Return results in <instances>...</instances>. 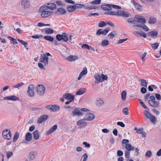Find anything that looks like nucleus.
Listing matches in <instances>:
<instances>
[{
    "mask_svg": "<svg viewBox=\"0 0 161 161\" xmlns=\"http://www.w3.org/2000/svg\"><path fill=\"white\" fill-rule=\"evenodd\" d=\"M101 0H96L91 2V3L93 4H99L101 2Z\"/></svg>",
    "mask_w": 161,
    "mask_h": 161,
    "instance_id": "64",
    "label": "nucleus"
},
{
    "mask_svg": "<svg viewBox=\"0 0 161 161\" xmlns=\"http://www.w3.org/2000/svg\"><path fill=\"white\" fill-rule=\"evenodd\" d=\"M152 153L151 151H147L145 153V156L146 157H150L151 156Z\"/></svg>",
    "mask_w": 161,
    "mask_h": 161,
    "instance_id": "58",
    "label": "nucleus"
},
{
    "mask_svg": "<svg viewBox=\"0 0 161 161\" xmlns=\"http://www.w3.org/2000/svg\"><path fill=\"white\" fill-rule=\"evenodd\" d=\"M134 130L136 131V132L138 134H141L142 135L143 137H145L146 133L143 132V129L142 128H140L137 129L136 128H135Z\"/></svg>",
    "mask_w": 161,
    "mask_h": 161,
    "instance_id": "28",
    "label": "nucleus"
},
{
    "mask_svg": "<svg viewBox=\"0 0 161 161\" xmlns=\"http://www.w3.org/2000/svg\"><path fill=\"white\" fill-rule=\"evenodd\" d=\"M13 155V153L12 152L8 151L7 152V156L8 159L11 157Z\"/></svg>",
    "mask_w": 161,
    "mask_h": 161,
    "instance_id": "62",
    "label": "nucleus"
},
{
    "mask_svg": "<svg viewBox=\"0 0 161 161\" xmlns=\"http://www.w3.org/2000/svg\"><path fill=\"white\" fill-rule=\"evenodd\" d=\"M101 7L103 9L106 11L110 10H112V8L116 9H120L121 8V7L119 6L108 4L102 5Z\"/></svg>",
    "mask_w": 161,
    "mask_h": 161,
    "instance_id": "3",
    "label": "nucleus"
},
{
    "mask_svg": "<svg viewBox=\"0 0 161 161\" xmlns=\"http://www.w3.org/2000/svg\"><path fill=\"white\" fill-rule=\"evenodd\" d=\"M86 91V89L85 88H82L79 89L76 92V94L77 95H81L83 94Z\"/></svg>",
    "mask_w": 161,
    "mask_h": 161,
    "instance_id": "29",
    "label": "nucleus"
},
{
    "mask_svg": "<svg viewBox=\"0 0 161 161\" xmlns=\"http://www.w3.org/2000/svg\"><path fill=\"white\" fill-rule=\"evenodd\" d=\"M117 154L118 157L122 156L123 155V152L121 150H118L117 152Z\"/></svg>",
    "mask_w": 161,
    "mask_h": 161,
    "instance_id": "60",
    "label": "nucleus"
},
{
    "mask_svg": "<svg viewBox=\"0 0 161 161\" xmlns=\"http://www.w3.org/2000/svg\"><path fill=\"white\" fill-rule=\"evenodd\" d=\"M147 34L149 36L156 38L158 35V32L156 31H153L147 33Z\"/></svg>",
    "mask_w": 161,
    "mask_h": 161,
    "instance_id": "25",
    "label": "nucleus"
},
{
    "mask_svg": "<svg viewBox=\"0 0 161 161\" xmlns=\"http://www.w3.org/2000/svg\"><path fill=\"white\" fill-rule=\"evenodd\" d=\"M143 113L145 116L148 119H149L150 121L153 124L155 123L157 119L155 116L152 115L150 112L146 110L143 111Z\"/></svg>",
    "mask_w": 161,
    "mask_h": 161,
    "instance_id": "4",
    "label": "nucleus"
},
{
    "mask_svg": "<svg viewBox=\"0 0 161 161\" xmlns=\"http://www.w3.org/2000/svg\"><path fill=\"white\" fill-rule=\"evenodd\" d=\"M118 16L128 17L129 16V14L128 12L122 10H118Z\"/></svg>",
    "mask_w": 161,
    "mask_h": 161,
    "instance_id": "21",
    "label": "nucleus"
},
{
    "mask_svg": "<svg viewBox=\"0 0 161 161\" xmlns=\"http://www.w3.org/2000/svg\"><path fill=\"white\" fill-rule=\"evenodd\" d=\"M46 108L51 111L55 112L59 110L60 107L57 105H49L46 106Z\"/></svg>",
    "mask_w": 161,
    "mask_h": 161,
    "instance_id": "16",
    "label": "nucleus"
},
{
    "mask_svg": "<svg viewBox=\"0 0 161 161\" xmlns=\"http://www.w3.org/2000/svg\"><path fill=\"white\" fill-rule=\"evenodd\" d=\"M44 38L45 40L50 42H53L54 40L53 37L49 36H45Z\"/></svg>",
    "mask_w": 161,
    "mask_h": 161,
    "instance_id": "45",
    "label": "nucleus"
},
{
    "mask_svg": "<svg viewBox=\"0 0 161 161\" xmlns=\"http://www.w3.org/2000/svg\"><path fill=\"white\" fill-rule=\"evenodd\" d=\"M151 47L154 50H156L157 49L158 47L159 46V43L156 42L155 43L151 45Z\"/></svg>",
    "mask_w": 161,
    "mask_h": 161,
    "instance_id": "51",
    "label": "nucleus"
},
{
    "mask_svg": "<svg viewBox=\"0 0 161 161\" xmlns=\"http://www.w3.org/2000/svg\"><path fill=\"white\" fill-rule=\"evenodd\" d=\"M143 24H135L133 25L132 27L135 30H139L141 27H142L145 31H148L149 30V28Z\"/></svg>",
    "mask_w": 161,
    "mask_h": 161,
    "instance_id": "8",
    "label": "nucleus"
},
{
    "mask_svg": "<svg viewBox=\"0 0 161 161\" xmlns=\"http://www.w3.org/2000/svg\"><path fill=\"white\" fill-rule=\"evenodd\" d=\"M32 138V136L30 132H27L25 135V139L27 141H30Z\"/></svg>",
    "mask_w": 161,
    "mask_h": 161,
    "instance_id": "35",
    "label": "nucleus"
},
{
    "mask_svg": "<svg viewBox=\"0 0 161 161\" xmlns=\"http://www.w3.org/2000/svg\"><path fill=\"white\" fill-rule=\"evenodd\" d=\"M67 9L68 11L69 12H73L75 10L74 5H69L67 6Z\"/></svg>",
    "mask_w": 161,
    "mask_h": 161,
    "instance_id": "32",
    "label": "nucleus"
},
{
    "mask_svg": "<svg viewBox=\"0 0 161 161\" xmlns=\"http://www.w3.org/2000/svg\"><path fill=\"white\" fill-rule=\"evenodd\" d=\"M109 44V41L107 40H103L102 41L101 45L103 47H105Z\"/></svg>",
    "mask_w": 161,
    "mask_h": 161,
    "instance_id": "41",
    "label": "nucleus"
},
{
    "mask_svg": "<svg viewBox=\"0 0 161 161\" xmlns=\"http://www.w3.org/2000/svg\"><path fill=\"white\" fill-rule=\"evenodd\" d=\"M88 157V155L86 153H84L82 156L80 161H86Z\"/></svg>",
    "mask_w": 161,
    "mask_h": 161,
    "instance_id": "40",
    "label": "nucleus"
},
{
    "mask_svg": "<svg viewBox=\"0 0 161 161\" xmlns=\"http://www.w3.org/2000/svg\"><path fill=\"white\" fill-rule=\"evenodd\" d=\"M35 86L33 84H30L28 85L27 94L30 97H32L35 95V92L34 90Z\"/></svg>",
    "mask_w": 161,
    "mask_h": 161,
    "instance_id": "5",
    "label": "nucleus"
},
{
    "mask_svg": "<svg viewBox=\"0 0 161 161\" xmlns=\"http://www.w3.org/2000/svg\"><path fill=\"white\" fill-rule=\"evenodd\" d=\"M84 9L87 10H92L96 8V7L94 6H84Z\"/></svg>",
    "mask_w": 161,
    "mask_h": 161,
    "instance_id": "43",
    "label": "nucleus"
},
{
    "mask_svg": "<svg viewBox=\"0 0 161 161\" xmlns=\"http://www.w3.org/2000/svg\"><path fill=\"white\" fill-rule=\"evenodd\" d=\"M105 14H107L111 15H116L118 16V11H110L105 13Z\"/></svg>",
    "mask_w": 161,
    "mask_h": 161,
    "instance_id": "42",
    "label": "nucleus"
},
{
    "mask_svg": "<svg viewBox=\"0 0 161 161\" xmlns=\"http://www.w3.org/2000/svg\"><path fill=\"white\" fill-rule=\"evenodd\" d=\"M147 53L144 52L141 56V58L143 61H144L146 59Z\"/></svg>",
    "mask_w": 161,
    "mask_h": 161,
    "instance_id": "57",
    "label": "nucleus"
},
{
    "mask_svg": "<svg viewBox=\"0 0 161 161\" xmlns=\"http://www.w3.org/2000/svg\"><path fill=\"white\" fill-rule=\"evenodd\" d=\"M133 34L136 36L138 37L142 36L144 38H146L147 37L146 33L143 32H139L138 31H135L134 32Z\"/></svg>",
    "mask_w": 161,
    "mask_h": 161,
    "instance_id": "24",
    "label": "nucleus"
},
{
    "mask_svg": "<svg viewBox=\"0 0 161 161\" xmlns=\"http://www.w3.org/2000/svg\"><path fill=\"white\" fill-rule=\"evenodd\" d=\"M78 56L77 55H71L68 56L66 58L67 61L72 62L75 61L78 59Z\"/></svg>",
    "mask_w": 161,
    "mask_h": 161,
    "instance_id": "26",
    "label": "nucleus"
},
{
    "mask_svg": "<svg viewBox=\"0 0 161 161\" xmlns=\"http://www.w3.org/2000/svg\"><path fill=\"white\" fill-rule=\"evenodd\" d=\"M50 25V24H45L44 23L42 22L38 23L37 24V26L39 27L43 26H49Z\"/></svg>",
    "mask_w": 161,
    "mask_h": 161,
    "instance_id": "56",
    "label": "nucleus"
},
{
    "mask_svg": "<svg viewBox=\"0 0 161 161\" xmlns=\"http://www.w3.org/2000/svg\"><path fill=\"white\" fill-rule=\"evenodd\" d=\"M31 5L30 0H21L20 5L22 8L26 9L29 8Z\"/></svg>",
    "mask_w": 161,
    "mask_h": 161,
    "instance_id": "6",
    "label": "nucleus"
},
{
    "mask_svg": "<svg viewBox=\"0 0 161 161\" xmlns=\"http://www.w3.org/2000/svg\"><path fill=\"white\" fill-rule=\"evenodd\" d=\"M18 41L19 42L21 43L22 45L24 46L25 47H27L28 44L27 42H25L22 40L18 39Z\"/></svg>",
    "mask_w": 161,
    "mask_h": 161,
    "instance_id": "59",
    "label": "nucleus"
},
{
    "mask_svg": "<svg viewBox=\"0 0 161 161\" xmlns=\"http://www.w3.org/2000/svg\"><path fill=\"white\" fill-rule=\"evenodd\" d=\"M87 71L86 68L85 67L83 69V71L80 73L79 76L77 78L78 80H80L83 75L87 74Z\"/></svg>",
    "mask_w": 161,
    "mask_h": 161,
    "instance_id": "27",
    "label": "nucleus"
},
{
    "mask_svg": "<svg viewBox=\"0 0 161 161\" xmlns=\"http://www.w3.org/2000/svg\"><path fill=\"white\" fill-rule=\"evenodd\" d=\"M37 154L36 151L34 150L31 151L28 154V157L30 160H34L36 157Z\"/></svg>",
    "mask_w": 161,
    "mask_h": 161,
    "instance_id": "17",
    "label": "nucleus"
},
{
    "mask_svg": "<svg viewBox=\"0 0 161 161\" xmlns=\"http://www.w3.org/2000/svg\"><path fill=\"white\" fill-rule=\"evenodd\" d=\"M4 99L13 101H19L20 100L19 97L14 95H11L6 97L4 98Z\"/></svg>",
    "mask_w": 161,
    "mask_h": 161,
    "instance_id": "19",
    "label": "nucleus"
},
{
    "mask_svg": "<svg viewBox=\"0 0 161 161\" xmlns=\"http://www.w3.org/2000/svg\"><path fill=\"white\" fill-rule=\"evenodd\" d=\"M125 148L127 151H129L131 150L134 151L135 150V147H133L130 144H126V145L125 146Z\"/></svg>",
    "mask_w": 161,
    "mask_h": 161,
    "instance_id": "34",
    "label": "nucleus"
},
{
    "mask_svg": "<svg viewBox=\"0 0 161 161\" xmlns=\"http://www.w3.org/2000/svg\"><path fill=\"white\" fill-rule=\"evenodd\" d=\"M95 78V83L96 84H99L100 82H102L108 79V76L103 74L100 75L98 73H96L94 75Z\"/></svg>",
    "mask_w": 161,
    "mask_h": 161,
    "instance_id": "2",
    "label": "nucleus"
},
{
    "mask_svg": "<svg viewBox=\"0 0 161 161\" xmlns=\"http://www.w3.org/2000/svg\"><path fill=\"white\" fill-rule=\"evenodd\" d=\"M36 89L37 93L39 95H43L45 93V88L42 85H38L36 87Z\"/></svg>",
    "mask_w": 161,
    "mask_h": 161,
    "instance_id": "7",
    "label": "nucleus"
},
{
    "mask_svg": "<svg viewBox=\"0 0 161 161\" xmlns=\"http://www.w3.org/2000/svg\"><path fill=\"white\" fill-rule=\"evenodd\" d=\"M116 35V33H115V31H114L109 33L108 34V36L110 38L112 39Z\"/></svg>",
    "mask_w": 161,
    "mask_h": 161,
    "instance_id": "47",
    "label": "nucleus"
},
{
    "mask_svg": "<svg viewBox=\"0 0 161 161\" xmlns=\"http://www.w3.org/2000/svg\"><path fill=\"white\" fill-rule=\"evenodd\" d=\"M45 32L47 34H52L53 33V31L51 28H48L44 30Z\"/></svg>",
    "mask_w": 161,
    "mask_h": 161,
    "instance_id": "46",
    "label": "nucleus"
},
{
    "mask_svg": "<svg viewBox=\"0 0 161 161\" xmlns=\"http://www.w3.org/2000/svg\"><path fill=\"white\" fill-rule=\"evenodd\" d=\"M19 136V134L18 133L16 132L14 135V137L13 139L14 142H15L16 141Z\"/></svg>",
    "mask_w": 161,
    "mask_h": 161,
    "instance_id": "53",
    "label": "nucleus"
},
{
    "mask_svg": "<svg viewBox=\"0 0 161 161\" xmlns=\"http://www.w3.org/2000/svg\"><path fill=\"white\" fill-rule=\"evenodd\" d=\"M149 20V23L150 24H154L157 21L156 18L153 16L151 17Z\"/></svg>",
    "mask_w": 161,
    "mask_h": 161,
    "instance_id": "38",
    "label": "nucleus"
},
{
    "mask_svg": "<svg viewBox=\"0 0 161 161\" xmlns=\"http://www.w3.org/2000/svg\"><path fill=\"white\" fill-rule=\"evenodd\" d=\"M123 114L125 115H127L128 114V109L127 108H124L122 110Z\"/></svg>",
    "mask_w": 161,
    "mask_h": 161,
    "instance_id": "61",
    "label": "nucleus"
},
{
    "mask_svg": "<svg viewBox=\"0 0 161 161\" xmlns=\"http://www.w3.org/2000/svg\"><path fill=\"white\" fill-rule=\"evenodd\" d=\"M56 3L59 6H64V3L62 1H57L56 2Z\"/></svg>",
    "mask_w": 161,
    "mask_h": 161,
    "instance_id": "63",
    "label": "nucleus"
},
{
    "mask_svg": "<svg viewBox=\"0 0 161 161\" xmlns=\"http://www.w3.org/2000/svg\"><path fill=\"white\" fill-rule=\"evenodd\" d=\"M106 25V23L104 21H101L99 22L98 26L99 27H102L105 26Z\"/></svg>",
    "mask_w": 161,
    "mask_h": 161,
    "instance_id": "52",
    "label": "nucleus"
},
{
    "mask_svg": "<svg viewBox=\"0 0 161 161\" xmlns=\"http://www.w3.org/2000/svg\"><path fill=\"white\" fill-rule=\"evenodd\" d=\"M34 138L35 139L37 140L39 139L40 137L39 132L38 130H36L33 132Z\"/></svg>",
    "mask_w": 161,
    "mask_h": 161,
    "instance_id": "33",
    "label": "nucleus"
},
{
    "mask_svg": "<svg viewBox=\"0 0 161 161\" xmlns=\"http://www.w3.org/2000/svg\"><path fill=\"white\" fill-rule=\"evenodd\" d=\"M131 3L136 10L140 12L142 11L143 9L142 6L135 0H131Z\"/></svg>",
    "mask_w": 161,
    "mask_h": 161,
    "instance_id": "9",
    "label": "nucleus"
},
{
    "mask_svg": "<svg viewBox=\"0 0 161 161\" xmlns=\"http://www.w3.org/2000/svg\"><path fill=\"white\" fill-rule=\"evenodd\" d=\"M157 88L156 86L154 85H151V86H149L148 87V89L150 91H153V89H155Z\"/></svg>",
    "mask_w": 161,
    "mask_h": 161,
    "instance_id": "54",
    "label": "nucleus"
},
{
    "mask_svg": "<svg viewBox=\"0 0 161 161\" xmlns=\"http://www.w3.org/2000/svg\"><path fill=\"white\" fill-rule=\"evenodd\" d=\"M110 30V28L109 27L107 28L104 30L102 29H99L97 31L96 34L97 36H99L101 34L105 35Z\"/></svg>",
    "mask_w": 161,
    "mask_h": 161,
    "instance_id": "14",
    "label": "nucleus"
},
{
    "mask_svg": "<svg viewBox=\"0 0 161 161\" xmlns=\"http://www.w3.org/2000/svg\"><path fill=\"white\" fill-rule=\"evenodd\" d=\"M148 102L149 105L153 107L157 108L159 105V102L156 100H148Z\"/></svg>",
    "mask_w": 161,
    "mask_h": 161,
    "instance_id": "20",
    "label": "nucleus"
},
{
    "mask_svg": "<svg viewBox=\"0 0 161 161\" xmlns=\"http://www.w3.org/2000/svg\"><path fill=\"white\" fill-rule=\"evenodd\" d=\"M141 85L142 86L146 87L147 86V82L145 80L141 79Z\"/></svg>",
    "mask_w": 161,
    "mask_h": 161,
    "instance_id": "44",
    "label": "nucleus"
},
{
    "mask_svg": "<svg viewBox=\"0 0 161 161\" xmlns=\"http://www.w3.org/2000/svg\"><path fill=\"white\" fill-rule=\"evenodd\" d=\"M24 84V83L23 82H21L18 83H17L14 85L13 86L14 88H19L20 86H21L22 85Z\"/></svg>",
    "mask_w": 161,
    "mask_h": 161,
    "instance_id": "48",
    "label": "nucleus"
},
{
    "mask_svg": "<svg viewBox=\"0 0 161 161\" xmlns=\"http://www.w3.org/2000/svg\"><path fill=\"white\" fill-rule=\"evenodd\" d=\"M65 9L63 8H58L56 13L60 14H64L66 13Z\"/></svg>",
    "mask_w": 161,
    "mask_h": 161,
    "instance_id": "30",
    "label": "nucleus"
},
{
    "mask_svg": "<svg viewBox=\"0 0 161 161\" xmlns=\"http://www.w3.org/2000/svg\"><path fill=\"white\" fill-rule=\"evenodd\" d=\"M39 61L43 63L44 65L46 66L48 63V58L44 54H43L41 55Z\"/></svg>",
    "mask_w": 161,
    "mask_h": 161,
    "instance_id": "13",
    "label": "nucleus"
},
{
    "mask_svg": "<svg viewBox=\"0 0 161 161\" xmlns=\"http://www.w3.org/2000/svg\"><path fill=\"white\" fill-rule=\"evenodd\" d=\"M136 24H143L146 23V21L144 18L142 16L136 15L135 17Z\"/></svg>",
    "mask_w": 161,
    "mask_h": 161,
    "instance_id": "10",
    "label": "nucleus"
},
{
    "mask_svg": "<svg viewBox=\"0 0 161 161\" xmlns=\"http://www.w3.org/2000/svg\"><path fill=\"white\" fill-rule=\"evenodd\" d=\"M96 105L98 107H100L103 106L105 104L104 100L101 98H97L95 101Z\"/></svg>",
    "mask_w": 161,
    "mask_h": 161,
    "instance_id": "18",
    "label": "nucleus"
},
{
    "mask_svg": "<svg viewBox=\"0 0 161 161\" xmlns=\"http://www.w3.org/2000/svg\"><path fill=\"white\" fill-rule=\"evenodd\" d=\"M56 8V5L53 3H48L46 5L41 6L38 12L40 13L41 16L43 18L48 17L53 14L52 10Z\"/></svg>",
    "mask_w": 161,
    "mask_h": 161,
    "instance_id": "1",
    "label": "nucleus"
},
{
    "mask_svg": "<svg viewBox=\"0 0 161 161\" xmlns=\"http://www.w3.org/2000/svg\"><path fill=\"white\" fill-rule=\"evenodd\" d=\"M57 128V125H53L50 129L48 130L46 132L47 135H49L56 130Z\"/></svg>",
    "mask_w": 161,
    "mask_h": 161,
    "instance_id": "31",
    "label": "nucleus"
},
{
    "mask_svg": "<svg viewBox=\"0 0 161 161\" xmlns=\"http://www.w3.org/2000/svg\"><path fill=\"white\" fill-rule=\"evenodd\" d=\"M127 94L125 91H123L121 93V98L123 101H125L126 98Z\"/></svg>",
    "mask_w": 161,
    "mask_h": 161,
    "instance_id": "39",
    "label": "nucleus"
},
{
    "mask_svg": "<svg viewBox=\"0 0 161 161\" xmlns=\"http://www.w3.org/2000/svg\"><path fill=\"white\" fill-rule=\"evenodd\" d=\"M72 116H82L83 114L78 108H76L75 109L73 110L71 114Z\"/></svg>",
    "mask_w": 161,
    "mask_h": 161,
    "instance_id": "15",
    "label": "nucleus"
},
{
    "mask_svg": "<svg viewBox=\"0 0 161 161\" xmlns=\"http://www.w3.org/2000/svg\"><path fill=\"white\" fill-rule=\"evenodd\" d=\"M74 4L75 7V9L76 8L79 9L82 8L84 6V5L83 4Z\"/></svg>",
    "mask_w": 161,
    "mask_h": 161,
    "instance_id": "49",
    "label": "nucleus"
},
{
    "mask_svg": "<svg viewBox=\"0 0 161 161\" xmlns=\"http://www.w3.org/2000/svg\"><path fill=\"white\" fill-rule=\"evenodd\" d=\"M64 98L68 101H72L74 99V96L69 93H66L64 95Z\"/></svg>",
    "mask_w": 161,
    "mask_h": 161,
    "instance_id": "22",
    "label": "nucleus"
},
{
    "mask_svg": "<svg viewBox=\"0 0 161 161\" xmlns=\"http://www.w3.org/2000/svg\"><path fill=\"white\" fill-rule=\"evenodd\" d=\"M85 120H86L85 119V118L79 120L77 122V125H85V126H86L87 123L85 121Z\"/></svg>",
    "mask_w": 161,
    "mask_h": 161,
    "instance_id": "36",
    "label": "nucleus"
},
{
    "mask_svg": "<svg viewBox=\"0 0 161 161\" xmlns=\"http://www.w3.org/2000/svg\"><path fill=\"white\" fill-rule=\"evenodd\" d=\"M82 47L83 49H86L88 50H91L92 51H94V48L92 46H89L88 45L84 44L82 46Z\"/></svg>",
    "mask_w": 161,
    "mask_h": 161,
    "instance_id": "37",
    "label": "nucleus"
},
{
    "mask_svg": "<svg viewBox=\"0 0 161 161\" xmlns=\"http://www.w3.org/2000/svg\"><path fill=\"white\" fill-rule=\"evenodd\" d=\"M95 115L91 113H87L85 114L84 118L86 120L91 121L95 119Z\"/></svg>",
    "mask_w": 161,
    "mask_h": 161,
    "instance_id": "11",
    "label": "nucleus"
},
{
    "mask_svg": "<svg viewBox=\"0 0 161 161\" xmlns=\"http://www.w3.org/2000/svg\"><path fill=\"white\" fill-rule=\"evenodd\" d=\"M130 152L129 151L125 150V158H129L130 157Z\"/></svg>",
    "mask_w": 161,
    "mask_h": 161,
    "instance_id": "55",
    "label": "nucleus"
},
{
    "mask_svg": "<svg viewBox=\"0 0 161 161\" xmlns=\"http://www.w3.org/2000/svg\"><path fill=\"white\" fill-rule=\"evenodd\" d=\"M48 118V116L47 115H43L39 118L37 120L38 123H41L45 121Z\"/></svg>",
    "mask_w": 161,
    "mask_h": 161,
    "instance_id": "23",
    "label": "nucleus"
},
{
    "mask_svg": "<svg viewBox=\"0 0 161 161\" xmlns=\"http://www.w3.org/2000/svg\"><path fill=\"white\" fill-rule=\"evenodd\" d=\"M62 40L64 42H66L68 40V36L67 35L64 33L62 34Z\"/></svg>",
    "mask_w": 161,
    "mask_h": 161,
    "instance_id": "50",
    "label": "nucleus"
},
{
    "mask_svg": "<svg viewBox=\"0 0 161 161\" xmlns=\"http://www.w3.org/2000/svg\"><path fill=\"white\" fill-rule=\"evenodd\" d=\"M3 137L7 140H10L11 138L12 134L10 131L9 130H6L3 131L2 133Z\"/></svg>",
    "mask_w": 161,
    "mask_h": 161,
    "instance_id": "12",
    "label": "nucleus"
}]
</instances>
